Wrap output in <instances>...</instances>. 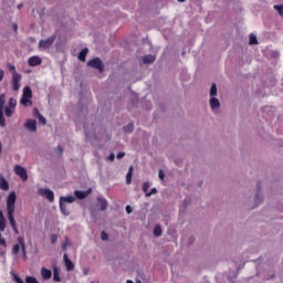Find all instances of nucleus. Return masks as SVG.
Listing matches in <instances>:
<instances>
[{"instance_id":"obj_38","label":"nucleus","mask_w":283,"mask_h":283,"mask_svg":"<svg viewBox=\"0 0 283 283\" xmlns=\"http://www.w3.org/2000/svg\"><path fill=\"white\" fill-rule=\"evenodd\" d=\"M59 240V235L56 234H51V243L56 244V241Z\"/></svg>"},{"instance_id":"obj_31","label":"nucleus","mask_w":283,"mask_h":283,"mask_svg":"<svg viewBox=\"0 0 283 283\" xmlns=\"http://www.w3.org/2000/svg\"><path fill=\"white\" fill-rule=\"evenodd\" d=\"M21 251V244L20 243H18V244H14L13 247H12V254L13 255H19V252Z\"/></svg>"},{"instance_id":"obj_42","label":"nucleus","mask_w":283,"mask_h":283,"mask_svg":"<svg viewBox=\"0 0 283 283\" xmlns=\"http://www.w3.org/2000/svg\"><path fill=\"white\" fill-rule=\"evenodd\" d=\"M9 70L10 72H13V74L14 72H17V67L14 66V64H9Z\"/></svg>"},{"instance_id":"obj_35","label":"nucleus","mask_w":283,"mask_h":283,"mask_svg":"<svg viewBox=\"0 0 283 283\" xmlns=\"http://www.w3.org/2000/svg\"><path fill=\"white\" fill-rule=\"evenodd\" d=\"M0 127H6V117H3V111H0Z\"/></svg>"},{"instance_id":"obj_13","label":"nucleus","mask_w":283,"mask_h":283,"mask_svg":"<svg viewBox=\"0 0 283 283\" xmlns=\"http://www.w3.org/2000/svg\"><path fill=\"white\" fill-rule=\"evenodd\" d=\"M24 127L29 130V132H36V120L34 119H27Z\"/></svg>"},{"instance_id":"obj_44","label":"nucleus","mask_w":283,"mask_h":283,"mask_svg":"<svg viewBox=\"0 0 283 283\" xmlns=\"http://www.w3.org/2000/svg\"><path fill=\"white\" fill-rule=\"evenodd\" d=\"M254 201H255V202H262V196L255 195Z\"/></svg>"},{"instance_id":"obj_51","label":"nucleus","mask_w":283,"mask_h":283,"mask_svg":"<svg viewBox=\"0 0 283 283\" xmlns=\"http://www.w3.org/2000/svg\"><path fill=\"white\" fill-rule=\"evenodd\" d=\"M18 10H21L23 8V3H20L17 6Z\"/></svg>"},{"instance_id":"obj_40","label":"nucleus","mask_w":283,"mask_h":283,"mask_svg":"<svg viewBox=\"0 0 283 283\" xmlns=\"http://www.w3.org/2000/svg\"><path fill=\"white\" fill-rule=\"evenodd\" d=\"M13 280L17 283H23V280H21V277H19V275H17V274H13Z\"/></svg>"},{"instance_id":"obj_6","label":"nucleus","mask_w":283,"mask_h":283,"mask_svg":"<svg viewBox=\"0 0 283 283\" xmlns=\"http://www.w3.org/2000/svg\"><path fill=\"white\" fill-rule=\"evenodd\" d=\"M17 202V195L11 192L7 198V212L14 211V205Z\"/></svg>"},{"instance_id":"obj_15","label":"nucleus","mask_w":283,"mask_h":283,"mask_svg":"<svg viewBox=\"0 0 283 283\" xmlns=\"http://www.w3.org/2000/svg\"><path fill=\"white\" fill-rule=\"evenodd\" d=\"M41 277L42 280H50L52 277V270H48V268H41Z\"/></svg>"},{"instance_id":"obj_21","label":"nucleus","mask_w":283,"mask_h":283,"mask_svg":"<svg viewBox=\"0 0 283 283\" xmlns=\"http://www.w3.org/2000/svg\"><path fill=\"white\" fill-rule=\"evenodd\" d=\"M210 107H211V109H218V107H220V101H218V98H216V97H211L210 98Z\"/></svg>"},{"instance_id":"obj_11","label":"nucleus","mask_w":283,"mask_h":283,"mask_svg":"<svg viewBox=\"0 0 283 283\" xmlns=\"http://www.w3.org/2000/svg\"><path fill=\"white\" fill-rule=\"evenodd\" d=\"M18 244H20L22 255H23L24 260H27L28 259V250L25 248V239H23V237H19Z\"/></svg>"},{"instance_id":"obj_39","label":"nucleus","mask_w":283,"mask_h":283,"mask_svg":"<svg viewBox=\"0 0 283 283\" xmlns=\"http://www.w3.org/2000/svg\"><path fill=\"white\" fill-rule=\"evenodd\" d=\"M101 238H102V240H108L109 235L107 234V232L102 231Z\"/></svg>"},{"instance_id":"obj_59","label":"nucleus","mask_w":283,"mask_h":283,"mask_svg":"<svg viewBox=\"0 0 283 283\" xmlns=\"http://www.w3.org/2000/svg\"><path fill=\"white\" fill-rule=\"evenodd\" d=\"M91 283H94V282H91Z\"/></svg>"},{"instance_id":"obj_48","label":"nucleus","mask_w":283,"mask_h":283,"mask_svg":"<svg viewBox=\"0 0 283 283\" xmlns=\"http://www.w3.org/2000/svg\"><path fill=\"white\" fill-rule=\"evenodd\" d=\"M117 158L120 160V158H125V153H118Z\"/></svg>"},{"instance_id":"obj_41","label":"nucleus","mask_w":283,"mask_h":283,"mask_svg":"<svg viewBox=\"0 0 283 283\" xmlns=\"http://www.w3.org/2000/svg\"><path fill=\"white\" fill-rule=\"evenodd\" d=\"M0 244H1V247H4V249L8 247V243L6 242L4 238L0 239Z\"/></svg>"},{"instance_id":"obj_50","label":"nucleus","mask_w":283,"mask_h":283,"mask_svg":"<svg viewBox=\"0 0 283 283\" xmlns=\"http://www.w3.org/2000/svg\"><path fill=\"white\" fill-rule=\"evenodd\" d=\"M13 31L17 32L19 30V25H17V23L12 24Z\"/></svg>"},{"instance_id":"obj_53","label":"nucleus","mask_w":283,"mask_h":283,"mask_svg":"<svg viewBox=\"0 0 283 283\" xmlns=\"http://www.w3.org/2000/svg\"><path fill=\"white\" fill-rule=\"evenodd\" d=\"M2 149H3V145L0 142V154H1Z\"/></svg>"},{"instance_id":"obj_33","label":"nucleus","mask_w":283,"mask_h":283,"mask_svg":"<svg viewBox=\"0 0 283 283\" xmlns=\"http://www.w3.org/2000/svg\"><path fill=\"white\" fill-rule=\"evenodd\" d=\"M218 94V86L216 84H212L210 87V96L213 97Z\"/></svg>"},{"instance_id":"obj_43","label":"nucleus","mask_w":283,"mask_h":283,"mask_svg":"<svg viewBox=\"0 0 283 283\" xmlns=\"http://www.w3.org/2000/svg\"><path fill=\"white\" fill-rule=\"evenodd\" d=\"M158 176L160 180H165V172L163 170H159Z\"/></svg>"},{"instance_id":"obj_28","label":"nucleus","mask_w":283,"mask_h":283,"mask_svg":"<svg viewBox=\"0 0 283 283\" xmlns=\"http://www.w3.org/2000/svg\"><path fill=\"white\" fill-rule=\"evenodd\" d=\"M3 107H6V94H0V112H3Z\"/></svg>"},{"instance_id":"obj_25","label":"nucleus","mask_w":283,"mask_h":283,"mask_svg":"<svg viewBox=\"0 0 283 283\" xmlns=\"http://www.w3.org/2000/svg\"><path fill=\"white\" fill-rule=\"evenodd\" d=\"M53 280L54 282H61V274L59 272V268H53Z\"/></svg>"},{"instance_id":"obj_36","label":"nucleus","mask_w":283,"mask_h":283,"mask_svg":"<svg viewBox=\"0 0 283 283\" xmlns=\"http://www.w3.org/2000/svg\"><path fill=\"white\" fill-rule=\"evenodd\" d=\"M158 193V189L151 188L149 192H146V198H151V196Z\"/></svg>"},{"instance_id":"obj_19","label":"nucleus","mask_w":283,"mask_h":283,"mask_svg":"<svg viewBox=\"0 0 283 283\" xmlns=\"http://www.w3.org/2000/svg\"><path fill=\"white\" fill-rule=\"evenodd\" d=\"M97 201L99 202L101 211H105L107 209V199L99 197Z\"/></svg>"},{"instance_id":"obj_26","label":"nucleus","mask_w":283,"mask_h":283,"mask_svg":"<svg viewBox=\"0 0 283 283\" xmlns=\"http://www.w3.org/2000/svg\"><path fill=\"white\" fill-rule=\"evenodd\" d=\"M0 231H6V217L2 211H0Z\"/></svg>"},{"instance_id":"obj_30","label":"nucleus","mask_w":283,"mask_h":283,"mask_svg":"<svg viewBox=\"0 0 283 283\" xmlns=\"http://www.w3.org/2000/svg\"><path fill=\"white\" fill-rule=\"evenodd\" d=\"M249 43L250 45H258V36H255V34H250Z\"/></svg>"},{"instance_id":"obj_1","label":"nucleus","mask_w":283,"mask_h":283,"mask_svg":"<svg viewBox=\"0 0 283 283\" xmlns=\"http://www.w3.org/2000/svg\"><path fill=\"white\" fill-rule=\"evenodd\" d=\"M20 104L23 105V107H32V88H30V86L23 88Z\"/></svg>"},{"instance_id":"obj_47","label":"nucleus","mask_w":283,"mask_h":283,"mask_svg":"<svg viewBox=\"0 0 283 283\" xmlns=\"http://www.w3.org/2000/svg\"><path fill=\"white\" fill-rule=\"evenodd\" d=\"M3 76H6V73L0 69V81H3Z\"/></svg>"},{"instance_id":"obj_24","label":"nucleus","mask_w":283,"mask_h":283,"mask_svg":"<svg viewBox=\"0 0 283 283\" xmlns=\"http://www.w3.org/2000/svg\"><path fill=\"white\" fill-rule=\"evenodd\" d=\"M134 171V166H130L128 172L126 174V185H132V176Z\"/></svg>"},{"instance_id":"obj_4","label":"nucleus","mask_w":283,"mask_h":283,"mask_svg":"<svg viewBox=\"0 0 283 283\" xmlns=\"http://www.w3.org/2000/svg\"><path fill=\"white\" fill-rule=\"evenodd\" d=\"M15 176L21 178L22 182H27L28 180V169L23 168L22 166L15 165L13 168Z\"/></svg>"},{"instance_id":"obj_12","label":"nucleus","mask_w":283,"mask_h":283,"mask_svg":"<svg viewBox=\"0 0 283 283\" xmlns=\"http://www.w3.org/2000/svg\"><path fill=\"white\" fill-rule=\"evenodd\" d=\"M63 260H64V266L66 268V271H74V263L72 262V260H70V256H67V253H64Z\"/></svg>"},{"instance_id":"obj_5","label":"nucleus","mask_w":283,"mask_h":283,"mask_svg":"<svg viewBox=\"0 0 283 283\" xmlns=\"http://www.w3.org/2000/svg\"><path fill=\"white\" fill-rule=\"evenodd\" d=\"M38 196H43L49 200V202H54V191L50 190L49 188H40L38 189Z\"/></svg>"},{"instance_id":"obj_14","label":"nucleus","mask_w":283,"mask_h":283,"mask_svg":"<svg viewBox=\"0 0 283 283\" xmlns=\"http://www.w3.org/2000/svg\"><path fill=\"white\" fill-rule=\"evenodd\" d=\"M0 189L2 191H8V189H10V184H8V180H6V178L1 174H0Z\"/></svg>"},{"instance_id":"obj_16","label":"nucleus","mask_w":283,"mask_h":283,"mask_svg":"<svg viewBox=\"0 0 283 283\" xmlns=\"http://www.w3.org/2000/svg\"><path fill=\"white\" fill-rule=\"evenodd\" d=\"M76 198L74 196H67V197H60V202L64 203L67 202L69 205H72Z\"/></svg>"},{"instance_id":"obj_56","label":"nucleus","mask_w":283,"mask_h":283,"mask_svg":"<svg viewBox=\"0 0 283 283\" xmlns=\"http://www.w3.org/2000/svg\"><path fill=\"white\" fill-rule=\"evenodd\" d=\"M126 283H134V281H132V280H127V281H126Z\"/></svg>"},{"instance_id":"obj_22","label":"nucleus","mask_w":283,"mask_h":283,"mask_svg":"<svg viewBox=\"0 0 283 283\" xmlns=\"http://www.w3.org/2000/svg\"><path fill=\"white\" fill-rule=\"evenodd\" d=\"M17 112L15 108H11L10 106H7L4 108V114L7 116V118H12V115Z\"/></svg>"},{"instance_id":"obj_45","label":"nucleus","mask_w":283,"mask_h":283,"mask_svg":"<svg viewBox=\"0 0 283 283\" xmlns=\"http://www.w3.org/2000/svg\"><path fill=\"white\" fill-rule=\"evenodd\" d=\"M108 160H111L113 163V160H116V155H114V153H112L109 156H108Z\"/></svg>"},{"instance_id":"obj_54","label":"nucleus","mask_w":283,"mask_h":283,"mask_svg":"<svg viewBox=\"0 0 283 283\" xmlns=\"http://www.w3.org/2000/svg\"><path fill=\"white\" fill-rule=\"evenodd\" d=\"M63 251H65V249H67V247L65 245V243L62 245Z\"/></svg>"},{"instance_id":"obj_2","label":"nucleus","mask_w":283,"mask_h":283,"mask_svg":"<svg viewBox=\"0 0 283 283\" xmlns=\"http://www.w3.org/2000/svg\"><path fill=\"white\" fill-rule=\"evenodd\" d=\"M88 67H93L94 70H98L99 72H103L105 70V65L103 64V61H101V57H94L93 60H90L87 62Z\"/></svg>"},{"instance_id":"obj_58","label":"nucleus","mask_w":283,"mask_h":283,"mask_svg":"<svg viewBox=\"0 0 283 283\" xmlns=\"http://www.w3.org/2000/svg\"><path fill=\"white\" fill-rule=\"evenodd\" d=\"M0 240H1V233H0Z\"/></svg>"},{"instance_id":"obj_3","label":"nucleus","mask_w":283,"mask_h":283,"mask_svg":"<svg viewBox=\"0 0 283 283\" xmlns=\"http://www.w3.org/2000/svg\"><path fill=\"white\" fill-rule=\"evenodd\" d=\"M21 74L18 72H13L12 73V80H11V85H12V90L13 92H19L20 87H21Z\"/></svg>"},{"instance_id":"obj_23","label":"nucleus","mask_w":283,"mask_h":283,"mask_svg":"<svg viewBox=\"0 0 283 283\" xmlns=\"http://www.w3.org/2000/svg\"><path fill=\"white\" fill-rule=\"evenodd\" d=\"M34 114L38 115V120H39L40 125H45L46 124L45 117L39 113L38 108H34Z\"/></svg>"},{"instance_id":"obj_10","label":"nucleus","mask_w":283,"mask_h":283,"mask_svg":"<svg viewBox=\"0 0 283 283\" xmlns=\"http://www.w3.org/2000/svg\"><path fill=\"white\" fill-rule=\"evenodd\" d=\"M28 63H29L30 67H36V65H41V63H43V60L41 57H39L38 55H33V56L29 57Z\"/></svg>"},{"instance_id":"obj_9","label":"nucleus","mask_w":283,"mask_h":283,"mask_svg":"<svg viewBox=\"0 0 283 283\" xmlns=\"http://www.w3.org/2000/svg\"><path fill=\"white\" fill-rule=\"evenodd\" d=\"M90 193H92V188H90L86 191H81V190L74 191V196H75V198H77V200H85V198H87L90 196Z\"/></svg>"},{"instance_id":"obj_34","label":"nucleus","mask_w":283,"mask_h":283,"mask_svg":"<svg viewBox=\"0 0 283 283\" xmlns=\"http://www.w3.org/2000/svg\"><path fill=\"white\" fill-rule=\"evenodd\" d=\"M274 10L283 18V4H275Z\"/></svg>"},{"instance_id":"obj_20","label":"nucleus","mask_w":283,"mask_h":283,"mask_svg":"<svg viewBox=\"0 0 283 283\" xmlns=\"http://www.w3.org/2000/svg\"><path fill=\"white\" fill-rule=\"evenodd\" d=\"M60 211L63 216H70V209H67V203L60 202Z\"/></svg>"},{"instance_id":"obj_55","label":"nucleus","mask_w":283,"mask_h":283,"mask_svg":"<svg viewBox=\"0 0 283 283\" xmlns=\"http://www.w3.org/2000/svg\"><path fill=\"white\" fill-rule=\"evenodd\" d=\"M179 3H185L187 0H177Z\"/></svg>"},{"instance_id":"obj_29","label":"nucleus","mask_w":283,"mask_h":283,"mask_svg":"<svg viewBox=\"0 0 283 283\" xmlns=\"http://www.w3.org/2000/svg\"><path fill=\"white\" fill-rule=\"evenodd\" d=\"M154 235H156V238H160V235H163V228H160V226H156L154 228Z\"/></svg>"},{"instance_id":"obj_18","label":"nucleus","mask_w":283,"mask_h":283,"mask_svg":"<svg viewBox=\"0 0 283 283\" xmlns=\"http://www.w3.org/2000/svg\"><path fill=\"white\" fill-rule=\"evenodd\" d=\"M154 61H156V56L154 55H145L143 57L144 65H149V63H154Z\"/></svg>"},{"instance_id":"obj_49","label":"nucleus","mask_w":283,"mask_h":283,"mask_svg":"<svg viewBox=\"0 0 283 283\" xmlns=\"http://www.w3.org/2000/svg\"><path fill=\"white\" fill-rule=\"evenodd\" d=\"M125 209H126V213H128V214L132 213V206H126Z\"/></svg>"},{"instance_id":"obj_7","label":"nucleus","mask_w":283,"mask_h":283,"mask_svg":"<svg viewBox=\"0 0 283 283\" xmlns=\"http://www.w3.org/2000/svg\"><path fill=\"white\" fill-rule=\"evenodd\" d=\"M54 41H56L55 35H53L46 40H40L39 48H42L43 50H48V48H52V45H54Z\"/></svg>"},{"instance_id":"obj_17","label":"nucleus","mask_w":283,"mask_h":283,"mask_svg":"<svg viewBox=\"0 0 283 283\" xmlns=\"http://www.w3.org/2000/svg\"><path fill=\"white\" fill-rule=\"evenodd\" d=\"M87 52H90L88 48H84L80 53H78V60L85 63V59L87 56Z\"/></svg>"},{"instance_id":"obj_32","label":"nucleus","mask_w":283,"mask_h":283,"mask_svg":"<svg viewBox=\"0 0 283 283\" xmlns=\"http://www.w3.org/2000/svg\"><path fill=\"white\" fill-rule=\"evenodd\" d=\"M7 107H11L12 109H17V98L11 97L9 99V106H7Z\"/></svg>"},{"instance_id":"obj_8","label":"nucleus","mask_w":283,"mask_h":283,"mask_svg":"<svg viewBox=\"0 0 283 283\" xmlns=\"http://www.w3.org/2000/svg\"><path fill=\"white\" fill-rule=\"evenodd\" d=\"M7 213H8L10 226L12 227L14 233L19 235V228H17V221L14 220V211L7 212Z\"/></svg>"},{"instance_id":"obj_37","label":"nucleus","mask_w":283,"mask_h":283,"mask_svg":"<svg viewBox=\"0 0 283 283\" xmlns=\"http://www.w3.org/2000/svg\"><path fill=\"white\" fill-rule=\"evenodd\" d=\"M143 191H144V193H147V191H149V182H144L143 184Z\"/></svg>"},{"instance_id":"obj_46","label":"nucleus","mask_w":283,"mask_h":283,"mask_svg":"<svg viewBox=\"0 0 283 283\" xmlns=\"http://www.w3.org/2000/svg\"><path fill=\"white\" fill-rule=\"evenodd\" d=\"M57 151L60 156H63V146H57Z\"/></svg>"},{"instance_id":"obj_52","label":"nucleus","mask_w":283,"mask_h":283,"mask_svg":"<svg viewBox=\"0 0 283 283\" xmlns=\"http://www.w3.org/2000/svg\"><path fill=\"white\" fill-rule=\"evenodd\" d=\"M135 98H136L135 102H133L134 105H136V103H138V96L135 95Z\"/></svg>"},{"instance_id":"obj_57","label":"nucleus","mask_w":283,"mask_h":283,"mask_svg":"<svg viewBox=\"0 0 283 283\" xmlns=\"http://www.w3.org/2000/svg\"><path fill=\"white\" fill-rule=\"evenodd\" d=\"M258 189H260V185H258Z\"/></svg>"},{"instance_id":"obj_27","label":"nucleus","mask_w":283,"mask_h":283,"mask_svg":"<svg viewBox=\"0 0 283 283\" xmlns=\"http://www.w3.org/2000/svg\"><path fill=\"white\" fill-rule=\"evenodd\" d=\"M123 130L126 134H132V132H134V123H129L128 125L124 126Z\"/></svg>"}]
</instances>
